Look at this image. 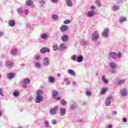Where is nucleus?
I'll return each instance as SVG.
<instances>
[{"mask_svg":"<svg viewBox=\"0 0 128 128\" xmlns=\"http://www.w3.org/2000/svg\"><path fill=\"white\" fill-rule=\"evenodd\" d=\"M44 90H40L36 92V96L35 100L36 104H40L44 101V97L42 94H44Z\"/></svg>","mask_w":128,"mask_h":128,"instance_id":"obj_1","label":"nucleus"},{"mask_svg":"<svg viewBox=\"0 0 128 128\" xmlns=\"http://www.w3.org/2000/svg\"><path fill=\"white\" fill-rule=\"evenodd\" d=\"M92 40L94 42H98V40H100V34L98 32H96L93 33L92 36Z\"/></svg>","mask_w":128,"mask_h":128,"instance_id":"obj_2","label":"nucleus"},{"mask_svg":"<svg viewBox=\"0 0 128 128\" xmlns=\"http://www.w3.org/2000/svg\"><path fill=\"white\" fill-rule=\"evenodd\" d=\"M112 102H114V97L110 96L107 98L105 102L106 106H112Z\"/></svg>","mask_w":128,"mask_h":128,"instance_id":"obj_3","label":"nucleus"},{"mask_svg":"<svg viewBox=\"0 0 128 128\" xmlns=\"http://www.w3.org/2000/svg\"><path fill=\"white\" fill-rule=\"evenodd\" d=\"M109 33L110 29H108V28L104 29V32L102 34L103 38H108Z\"/></svg>","mask_w":128,"mask_h":128,"instance_id":"obj_4","label":"nucleus"},{"mask_svg":"<svg viewBox=\"0 0 128 128\" xmlns=\"http://www.w3.org/2000/svg\"><path fill=\"white\" fill-rule=\"evenodd\" d=\"M6 66L8 68H12L14 66V64L12 61H7L6 62Z\"/></svg>","mask_w":128,"mask_h":128,"instance_id":"obj_5","label":"nucleus"},{"mask_svg":"<svg viewBox=\"0 0 128 128\" xmlns=\"http://www.w3.org/2000/svg\"><path fill=\"white\" fill-rule=\"evenodd\" d=\"M109 58H112V60H117L118 59V54L116 52H113L110 53L109 55Z\"/></svg>","mask_w":128,"mask_h":128,"instance_id":"obj_6","label":"nucleus"},{"mask_svg":"<svg viewBox=\"0 0 128 128\" xmlns=\"http://www.w3.org/2000/svg\"><path fill=\"white\" fill-rule=\"evenodd\" d=\"M58 107L55 106L54 108H52L50 110V114L54 115L56 114L58 112Z\"/></svg>","mask_w":128,"mask_h":128,"instance_id":"obj_7","label":"nucleus"},{"mask_svg":"<svg viewBox=\"0 0 128 128\" xmlns=\"http://www.w3.org/2000/svg\"><path fill=\"white\" fill-rule=\"evenodd\" d=\"M26 6H30L32 8H34V2L32 0H27L26 2Z\"/></svg>","mask_w":128,"mask_h":128,"instance_id":"obj_8","label":"nucleus"},{"mask_svg":"<svg viewBox=\"0 0 128 128\" xmlns=\"http://www.w3.org/2000/svg\"><path fill=\"white\" fill-rule=\"evenodd\" d=\"M44 66H50V59L48 58H45L43 60Z\"/></svg>","mask_w":128,"mask_h":128,"instance_id":"obj_9","label":"nucleus"},{"mask_svg":"<svg viewBox=\"0 0 128 128\" xmlns=\"http://www.w3.org/2000/svg\"><path fill=\"white\" fill-rule=\"evenodd\" d=\"M41 54H50V50L48 48H44L40 50Z\"/></svg>","mask_w":128,"mask_h":128,"instance_id":"obj_10","label":"nucleus"},{"mask_svg":"<svg viewBox=\"0 0 128 128\" xmlns=\"http://www.w3.org/2000/svg\"><path fill=\"white\" fill-rule=\"evenodd\" d=\"M60 114L61 116H64L66 114V109L64 108H60Z\"/></svg>","mask_w":128,"mask_h":128,"instance_id":"obj_11","label":"nucleus"},{"mask_svg":"<svg viewBox=\"0 0 128 128\" xmlns=\"http://www.w3.org/2000/svg\"><path fill=\"white\" fill-rule=\"evenodd\" d=\"M16 74L14 72L9 73L8 74L7 78L8 80H12V78H14Z\"/></svg>","mask_w":128,"mask_h":128,"instance_id":"obj_12","label":"nucleus"},{"mask_svg":"<svg viewBox=\"0 0 128 128\" xmlns=\"http://www.w3.org/2000/svg\"><path fill=\"white\" fill-rule=\"evenodd\" d=\"M66 48H68L64 44H61L59 46V50L60 52H62V50H66Z\"/></svg>","mask_w":128,"mask_h":128,"instance_id":"obj_13","label":"nucleus"},{"mask_svg":"<svg viewBox=\"0 0 128 128\" xmlns=\"http://www.w3.org/2000/svg\"><path fill=\"white\" fill-rule=\"evenodd\" d=\"M64 82H66L65 84H66V86H70V84H72V82H70V78H64Z\"/></svg>","mask_w":128,"mask_h":128,"instance_id":"obj_14","label":"nucleus"},{"mask_svg":"<svg viewBox=\"0 0 128 128\" xmlns=\"http://www.w3.org/2000/svg\"><path fill=\"white\" fill-rule=\"evenodd\" d=\"M90 44V42L88 40H83L81 42V46H88Z\"/></svg>","mask_w":128,"mask_h":128,"instance_id":"obj_15","label":"nucleus"},{"mask_svg":"<svg viewBox=\"0 0 128 128\" xmlns=\"http://www.w3.org/2000/svg\"><path fill=\"white\" fill-rule=\"evenodd\" d=\"M8 24L9 26H10L11 28H14V26H16V21L14 20H9Z\"/></svg>","mask_w":128,"mask_h":128,"instance_id":"obj_16","label":"nucleus"},{"mask_svg":"<svg viewBox=\"0 0 128 128\" xmlns=\"http://www.w3.org/2000/svg\"><path fill=\"white\" fill-rule=\"evenodd\" d=\"M84 62V56H79L77 57V62L80 64Z\"/></svg>","mask_w":128,"mask_h":128,"instance_id":"obj_17","label":"nucleus"},{"mask_svg":"<svg viewBox=\"0 0 128 128\" xmlns=\"http://www.w3.org/2000/svg\"><path fill=\"white\" fill-rule=\"evenodd\" d=\"M68 27L66 26H63L60 28V30L62 32H64L68 30Z\"/></svg>","mask_w":128,"mask_h":128,"instance_id":"obj_18","label":"nucleus"},{"mask_svg":"<svg viewBox=\"0 0 128 128\" xmlns=\"http://www.w3.org/2000/svg\"><path fill=\"white\" fill-rule=\"evenodd\" d=\"M62 40L64 42H68V36L67 35H64L62 36Z\"/></svg>","mask_w":128,"mask_h":128,"instance_id":"obj_19","label":"nucleus"},{"mask_svg":"<svg viewBox=\"0 0 128 128\" xmlns=\"http://www.w3.org/2000/svg\"><path fill=\"white\" fill-rule=\"evenodd\" d=\"M120 94L122 96H128V92H126V89L122 90L120 92Z\"/></svg>","mask_w":128,"mask_h":128,"instance_id":"obj_20","label":"nucleus"},{"mask_svg":"<svg viewBox=\"0 0 128 128\" xmlns=\"http://www.w3.org/2000/svg\"><path fill=\"white\" fill-rule=\"evenodd\" d=\"M76 108H78V105L76 104H72L70 106V110H74Z\"/></svg>","mask_w":128,"mask_h":128,"instance_id":"obj_21","label":"nucleus"},{"mask_svg":"<svg viewBox=\"0 0 128 128\" xmlns=\"http://www.w3.org/2000/svg\"><path fill=\"white\" fill-rule=\"evenodd\" d=\"M48 81L49 82H50V84H54L56 82V78L53 76H50L48 78Z\"/></svg>","mask_w":128,"mask_h":128,"instance_id":"obj_22","label":"nucleus"},{"mask_svg":"<svg viewBox=\"0 0 128 128\" xmlns=\"http://www.w3.org/2000/svg\"><path fill=\"white\" fill-rule=\"evenodd\" d=\"M95 14H96V12H94V10H92L88 12V18H93V16H94Z\"/></svg>","mask_w":128,"mask_h":128,"instance_id":"obj_23","label":"nucleus"},{"mask_svg":"<svg viewBox=\"0 0 128 128\" xmlns=\"http://www.w3.org/2000/svg\"><path fill=\"white\" fill-rule=\"evenodd\" d=\"M65 2H66L68 6H69V8L72 6L73 4L72 2V0H65Z\"/></svg>","mask_w":128,"mask_h":128,"instance_id":"obj_24","label":"nucleus"},{"mask_svg":"<svg viewBox=\"0 0 128 128\" xmlns=\"http://www.w3.org/2000/svg\"><path fill=\"white\" fill-rule=\"evenodd\" d=\"M68 74L72 76H76V72L72 70H68Z\"/></svg>","mask_w":128,"mask_h":128,"instance_id":"obj_25","label":"nucleus"},{"mask_svg":"<svg viewBox=\"0 0 128 128\" xmlns=\"http://www.w3.org/2000/svg\"><path fill=\"white\" fill-rule=\"evenodd\" d=\"M18 49L15 48L11 50L10 54H12V56H16V54H18Z\"/></svg>","mask_w":128,"mask_h":128,"instance_id":"obj_26","label":"nucleus"},{"mask_svg":"<svg viewBox=\"0 0 128 128\" xmlns=\"http://www.w3.org/2000/svg\"><path fill=\"white\" fill-rule=\"evenodd\" d=\"M23 84H30V79L28 78L24 79Z\"/></svg>","mask_w":128,"mask_h":128,"instance_id":"obj_27","label":"nucleus"},{"mask_svg":"<svg viewBox=\"0 0 128 128\" xmlns=\"http://www.w3.org/2000/svg\"><path fill=\"white\" fill-rule=\"evenodd\" d=\"M126 82V80H120L118 82L117 86H122Z\"/></svg>","mask_w":128,"mask_h":128,"instance_id":"obj_28","label":"nucleus"},{"mask_svg":"<svg viewBox=\"0 0 128 128\" xmlns=\"http://www.w3.org/2000/svg\"><path fill=\"white\" fill-rule=\"evenodd\" d=\"M109 66L110 68H116V65L114 62L109 63Z\"/></svg>","mask_w":128,"mask_h":128,"instance_id":"obj_29","label":"nucleus"},{"mask_svg":"<svg viewBox=\"0 0 128 128\" xmlns=\"http://www.w3.org/2000/svg\"><path fill=\"white\" fill-rule=\"evenodd\" d=\"M102 82H104V84H108V79H106V76H102Z\"/></svg>","mask_w":128,"mask_h":128,"instance_id":"obj_30","label":"nucleus"},{"mask_svg":"<svg viewBox=\"0 0 128 128\" xmlns=\"http://www.w3.org/2000/svg\"><path fill=\"white\" fill-rule=\"evenodd\" d=\"M34 58L36 62H40V56L38 54H36L34 56Z\"/></svg>","mask_w":128,"mask_h":128,"instance_id":"obj_31","label":"nucleus"},{"mask_svg":"<svg viewBox=\"0 0 128 128\" xmlns=\"http://www.w3.org/2000/svg\"><path fill=\"white\" fill-rule=\"evenodd\" d=\"M41 38L42 40H48V35L46 34H42V35L41 36Z\"/></svg>","mask_w":128,"mask_h":128,"instance_id":"obj_32","label":"nucleus"},{"mask_svg":"<svg viewBox=\"0 0 128 128\" xmlns=\"http://www.w3.org/2000/svg\"><path fill=\"white\" fill-rule=\"evenodd\" d=\"M58 96V91L54 90L52 92V96L53 98H56V97Z\"/></svg>","mask_w":128,"mask_h":128,"instance_id":"obj_33","label":"nucleus"},{"mask_svg":"<svg viewBox=\"0 0 128 128\" xmlns=\"http://www.w3.org/2000/svg\"><path fill=\"white\" fill-rule=\"evenodd\" d=\"M44 125L45 128H50V122L48 120L44 121Z\"/></svg>","mask_w":128,"mask_h":128,"instance_id":"obj_34","label":"nucleus"},{"mask_svg":"<svg viewBox=\"0 0 128 128\" xmlns=\"http://www.w3.org/2000/svg\"><path fill=\"white\" fill-rule=\"evenodd\" d=\"M20 92L18 91V90H15L14 92L13 93V96H14L15 98H18V96H20Z\"/></svg>","mask_w":128,"mask_h":128,"instance_id":"obj_35","label":"nucleus"},{"mask_svg":"<svg viewBox=\"0 0 128 128\" xmlns=\"http://www.w3.org/2000/svg\"><path fill=\"white\" fill-rule=\"evenodd\" d=\"M17 12L18 14H24V11H22V8H20L18 9H17Z\"/></svg>","mask_w":128,"mask_h":128,"instance_id":"obj_36","label":"nucleus"},{"mask_svg":"<svg viewBox=\"0 0 128 128\" xmlns=\"http://www.w3.org/2000/svg\"><path fill=\"white\" fill-rule=\"evenodd\" d=\"M53 50L54 52H58V50H60V47L58 45L56 44L53 46Z\"/></svg>","mask_w":128,"mask_h":128,"instance_id":"obj_37","label":"nucleus"},{"mask_svg":"<svg viewBox=\"0 0 128 128\" xmlns=\"http://www.w3.org/2000/svg\"><path fill=\"white\" fill-rule=\"evenodd\" d=\"M52 20H58V15L54 14L52 16Z\"/></svg>","mask_w":128,"mask_h":128,"instance_id":"obj_38","label":"nucleus"},{"mask_svg":"<svg viewBox=\"0 0 128 128\" xmlns=\"http://www.w3.org/2000/svg\"><path fill=\"white\" fill-rule=\"evenodd\" d=\"M34 64L37 68H42V65H40V64L38 62H34Z\"/></svg>","mask_w":128,"mask_h":128,"instance_id":"obj_39","label":"nucleus"},{"mask_svg":"<svg viewBox=\"0 0 128 128\" xmlns=\"http://www.w3.org/2000/svg\"><path fill=\"white\" fill-rule=\"evenodd\" d=\"M78 57L76 55H73L71 57V60L72 62H77Z\"/></svg>","mask_w":128,"mask_h":128,"instance_id":"obj_40","label":"nucleus"},{"mask_svg":"<svg viewBox=\"0 0 128 128\" xmlns=\"http://www.w3.org/2000/svg\"><path fill=\"white\" fill-rule=\"evenodd\" d=\"M86 96H92V92L90 91V90H88L86 92Z\"/></svg>","mask_w":128,"mask_h":128,"instance_id":"obj_41","label":"nucleus"},{"mask_svg":"<svg viewBox=\"0 0 128 128\" xmlns=\"http://www.w3.org/2000/svg\"><path fill=\"white\" fill-rule=\"evenodd\" d=\"M106 90H108V89L106 88H103L100 92L101 94H104L106 92Z\"/></svg>","mask_w":128,"mask_h":128,"instance_id":"obj_42","label":"nucleus"},{"mask_svg":"<svg viewBox=\"0 0 128 128\" xmlns=\"http://www.w3.org/2000/svg\"><path fill=\"white\" fill-rule=\"evenodd\" d=\"M118 10H120V8H118V6H114L112 8V10H114V12H116V11Z\"/></svg>","mask_w":128,"mask_h":128,"instance_id":"obj_43","label":"nucleus"},{"mask_svg":"<svg viewBox=\"0 0 128 128\" xmlns=\"http://www.w3.org/2000/svg\"><path fill=\"white\" fill-rule=\"evenodd\" d=\"M126 22V18H122L120 19L119 22L122 24V22Z\"/></svg>","mask_w":128,"mask_h":128,"instance_id":"obj_44","label":"nucleus"},{"mask_svg":"<svg viewBox=\"0 0 128 128\" xmlns=\"http://www.w3.org/2000/svg\"><path fill=\"white\" fill-rule=\"evenodd\" d=\"M116 68H110V74H116Z\"/></svg>","mask_w":128,"mask_h":128,"instance_id":"obj_45","label":"nucleus"},{"mask_svg":"<svg viewBox=\"0 0 128 128\" xmlns=\"http://www.w3.org/2000/svg\"><path fill=\"white\" fill-rule=\"evenodd\" d=\"M61 104H62V106H66L68 102H66V101L64 100H62L60 102Z\"/></svg>","mask_w":128,"mask_h":128,"instance_id":"obj_46","label":"nucleus"},{"mask_svg":"<svg viewBox=\"0 0 128 128\" xmlns=\"http://www.w3.org/2000/svg\"><path fill=\"white\" fill-rule=\"evenodd\" d=\"M96 4L98 8H100V6H102V3L100 2L99 0H97L96 2Z\"/></svg>","mask_w":128,"mask_h":128,"instance_id":"obj_47","label":"nucleus"},{"mask_svg":"<svg viewBox=\"0 0 128 128\" xmlns=\"http://www.w3.org/2000/svg\"><path fill=\"white\" fill-rule=\"evenodd\" d=\"M40 4H41V6H44V4H46V2L44 0H42L40 2Z\"/></svg>","mask_w":128,"mask_h":128,"instance_id":"obj_48","label":"nucleus"},{"mask_svg":"<svg viewBox=\"0 0 128 128\" xmlns=\"http://www.w3.org/2000/svg\"><path fill=\"white\" fill-rule=\"evenodd\" d=\"M0 96H2V98H4V92L2 91V90L0 88Z\"/></svg>","mask_w":128,"mask_h":128,"instance_id":"obj_49","label":"nucleus"},{"mask_svg":"<svg viewBox=\"0 0 128 128\" xmlns=\"http://www.w3.org/2000/svg\"><path fill=\"white\" fill-rule=\"evenodd\" d=\"M52 124H53V126L56 125V120H52Z\"/></svg>","mask_w":128,"mask_h":128,"instance_id":"obj_50","label":"nucleus"},{"mask_svg":"<svg viewBox=\"0 0 128 128\" xmlns=\"http://www.w3.org/2000/svg\"><path fill=\"white\" fill-rule=\"evenodd\" d=\"M122 58V53L119 52L118 54H117V58Z\"/></svg>","mask_w":128,"mask_h":128,"instance_id":"obj_51","label":"nucleus"},{"mask_svg":"<svg viewBox=\"0 0 128 128\" xmlns=\"http://www.w3.org/2000/svg\"><path fill=\"white\" fill-rule=\"evenodd\" d=\"M64 24H70V21L67 20H65L64 22Z\"/></svg>","mask_w":128,"mask_h":128,"instance_id":"obj_52","label":"nucleus"},{"mask_svg":"<svg viewBox=\"0 0 128 128\" xmlns=\"http://www.w3.org/2000/svg\"><path fill=\"white\" fill-rule=\"evenodd\" d=\"M23 12H24V14H26V16H28V14H30L28 10H26L25 11H23Z\"/></svg>","mask_w":128,"mask_h":128,"instance_id":"obj_53","label":"nucleus"},{"mask_svg":"<svg viewBox=\"0 0 128 128\" xmlns=\"http://www.w3.org/2000/svg\"><path fill=\"white\" fill-rule=\"evenodd\" d=\"M118 114V112L117 111H114L112 112V116H116Z\"/></svg>","mask_w":128,"mask_h":128,"instance_id":"obj_54","label":"nucleus"},{"mask_svg":"<svg viewBox=\"0 0 128 128\" xmlns=\"http://www.w3.org/2000/svg\"><path fill=\"white\" fill-rule=\"evenodd\" d=\"M78 122L80 124H82V122H84V119H79L78 120Z\"/></svg>","mask_w":128,"mask_h":128,"instance_id":"obj_55","label":"nucleus"},{"mask_svg":"<svg viewBox=\"0 0 128 128\" xmlns=\"http://www.w3.org/2000/svg\"><path fill=\"white\" fill-rule=\"evenodd\" d=\"M122 122H128V119L126 118H123Z\"/></svg>","mask_w":128,"mask_h":128,"instance_id":"obj_56","label":"nucleus"},{"mask_svg":"<svg viewBox=\"0 0 128 128\" xmlns=\"http://www.w3.org/2000/svg\"><path fill=\"white\" fill-rule=\"evenodd\" d=\"M51 2L53 4H56V2H58V0H51Z\"/></svg>","mask_w":128,"mask_h":128,"instance_id":"obj_57","label":"nucleus"},{"mask_svg":"<svg viewBox=\"0 0 128 128\" xmlns=\"http://www.w3.org/2000/svg\"><path fill=\"white\" fill-rule=\"evenodd\" d=\"M24 88H25V90H26L28 88V86H26V84L23 85Z\"/></svg>","mask_w":128,"mask_h":128,"instance_id":"obj_58","label":"nucleus"},{"mask_svg":"<svg viewBox=\"0 0 128 128\" xmlns=\"http://www.w3.org/2000/svg\"><path fill=\"white\" fill-rule=\"evenodd\" d=\"M91 10H96V7L94 6H92Z\"/></svg>","mask_w":128,"mask_h":128,"instance_id":"obj_59","label":"nucleus"},{"mask_svg":"<svg viewBox=\"0 0 128 128\" xmlns=\"http://www.w3.org/2000/svg\"><path fill=\"white\" fill-rule=\"evenodd\" d=\"M26 27L28 28H30V24H26Z\"/></svg>","mask_w":128,"mask_h":128,"instance_id":"obj_60","label":"nucleus"},{"mask_svg":"<svg viewBox=\"0 0 128 128\" xmlns=\"http://www.w3.org/2000/svg\"><path fill=\"white\" fill-rule=\"evenodd\" d=\"M4 36V32H0V36Z\"/></svg>","mask_w":128,"mask_h":128,"instance_id":"obj_61","label":"nucleus"},{"mask_svg":"<svg viewBox=\"0 0 128 128\" xmlns=\"http://www.w3.org/2000/svg\"><path fill=\"white\" fill-rule=\"evenodd\" d=\"M106 118L108 120H110V118H112L110 116H106Z\"/></svg>","mask_w":128,"mask_h":128,"instance_id":"obj_62","label":"nucleus"},{"mask_svg":"<svg viewBox=\"0 0 128 128\" xmlns=\"http://www.w3.org/2000/svg\"><path fill=\"white\" fill-rule=\"evenodd\" d=\"M120 2H122V0H118L117 4H120Z\"/></svg>","mask_w":128,"mask_h":128,"instance_id":"obj_63","label":"nucleus"},{"mask_svg":"<svg viewBox=\"0 0 128 128\" xmlns=\"http://www.w3.org/2000/svg\"><path fill=\"white\" fill-rule=\"evenodd\" d=\"M56 100H60V97H58V98H56Z\"/></svg>","mask_w":128,"mask_h":128,"instance_id":"obj_64","label":"nucleus"}]
</instances>
